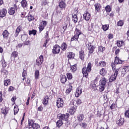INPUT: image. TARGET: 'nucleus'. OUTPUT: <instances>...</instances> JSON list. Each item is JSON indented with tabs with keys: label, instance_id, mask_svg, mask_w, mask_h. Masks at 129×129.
<instances>
[{
	"label": "nucleus",
	"instance_id": "obj_59",
	"mask_svg": "<svg viewBox=\"0 0 129 129\" xmlns=\"http://www.w3.org/2000/svg\"><path fill=\"white\" fill-rule=\"evenodd\" d=\"M2 66L3 68H5V67H7V63L6 62V61L3 60L2 62Z\"/></svg>",
	"mask_w": 129,
	"mask_h": 129
},
{
	"label": "nucleus",
	"instance_id": "obj_54",
	"mask_svg": "<svg viewBox=\"0 0 129 129\" xmlns=\"http://www.w3.org/2000/svg\"><path fill=\"white\" fill-rule=\"evenodd\" d=\"M26 76H27V71H26L25 69H24L22 73V77H26Z\"/></svg>",
	"mask_w": 129,
	"mask_h": 129
},
{
	"label": "nucleus",
	"instance_id": "obj_13",
	"mask_svg": "<svg viewBox=\"0 0 129 129\" xmlns=\"http://www.w3.org/2000/svg\"><path fill=\"white\" fill-rule=\"evenodd\" d=\"M90 14L88 12H86L84 15H83V18L86 21H89V19H90Z\"/></svg>",
	"mask_w": 129,
	"mask_h": 129
},
{
	"label": "nucleus",
	"instance_id": "obj_49",
	"mask_svg": "<svg viewBox=\"0 0 129 129\" xmlns=\"http://www.w3.org/2000/svg\"><path fill=\"white\" fill-rule=\"evenodd\" d=\"M117 26L120 27H122L123 26V21L122 20H120L117 22Z\"/></svg>",
	"mask_w": 129,
	"mask_h": 129
},
{
	"label": "nucleus",
	"instance_id": "obj_44",
	"mask_svg": "<svg viewBox=\"0 0 129 129\" xmlns=\"http://www.w3.org/2000/svg\"><path fill=\"white\" fill-rule=\"evenodd\" d=\"M34 121L32 120H28V125L29 126V128H32L33 125L34 124Z\"/></svg>",
	"mask_w": 129,
	"mask_h": 129
},
{
	"label": "nucleus",
	"instance_id": "obj_15",
	"mask_svg": "<svg viewBox=\"0 0 129 129\" xmlns=\"http://www.w3.org/2000/svg\"><path fill=\"white\" fill-rule=\"evenodd\" d=\"M77 109V107L76 106H73L69 109V112L71 114H74L75 111H76V109Z\"/></svg>",
	"mask_w": 129,
	"mask_h": 129
},
{
	"label": "nucleus",
	"instance_id": "obj_31",
	"mask_svg": "<svg viewBox=\"0 0 129 129\" xmlns=\"http://www.w3.org/2000/svg\"><path fill=\"white\" fill-rule=\"evenodd\" d=\"M124 45V42L123 41H118L117 42V47H121V46H123Z\"/></svg>",
	"mask_w": 129,
	"mask_h": 129
},
{
	"label": "nucleus",
	"instance_id": "obj_62",
	"mask_svg": "<svg viewBox=\"0 0 129 129\" xmlns=\"http://www.w3.org/2000/svg\"><path fill=\"white\" fill-rule=\"evenodd\" d=\"M111 66L112 68V70H113V69H115V68L114 67H115V63H114V62H112L111 64Z\"/></svg>",
	"mask_w": 129,
	"mask_h": 129
},
{
	"label": "nucleus",
	"instance_id": "obj_3",
	"mask_svg": "<svg viewBox=\"0 0 129 129\" xmlns=\"http://www.w3.org/2000/svg\"><path fill=\"white\" fill-rule=\"evenodd\" d=\"M75 36L71 38V41H73L74 40H78V38H79V35H81V31L80 30L78 29V28H76L75 31Z\"/></svg>",
	"mask_w": 129,
	"mask_h": 129
},
{
	"label": "nucleus",
	"instance_id": "obj_46",
	"mask_svg": "<svg viewBox=\"0 0 129 129\" xmlns=\"http://www.w3.org/2000/svg\"><path fill=\"white\" fill-rule=\"evenodd\" d=\"M98 66H101V67H105V66H106V62L105 61H100Z\"/></svg>",
	"mask_w": 129,
	"mask_h": 129
},
{
	"label": "nucleus",
	"instance_id": "obj_43",
	"mask_svg": "<svg viewBox=\"0 0 129 129\" xmlns=\"http://www.w3.org/2000/svg\"><path fill=\"white\" fill-rule=\"evenodd\" d=\"M108 28H109V25L106 24L102 25V29L103 30V31H107V30H108Z\"/></svg>",
	"mask_w": 129,
	"mask_h": 129
},
{
	"label": "nucleus",
	"instance_id": "obj_57",
	"mask_svg": "<svg viewBox=\"0 0 129 129\" xmlns=\"http://www.w3.org/2000/svg\"><path fill=\"white\" fill-rule=\"evenodd\" d=\"M49 38H47L43 44V47H46V46H47V44H48V42H49Z\"/></svg>",
	"mask_w": 129,
	"mask_h": 129
},
{
	"label": "nucleus",
	"instance_id": "obj_40",
	"mask_svg": "<svg viewBox=\"0 0 129 129\" xmlns=\"http://www.w3.org/2000/svg\"><path fill=\"white\" fill-rule=\"evenodd\" d=\"M14 114L16 115L18 112H19V107L18 105H15L14 108Z\"/></svg>",
	"mask_w": 129,
	"mask_h": 129
},
{
	"label": "nucleus",
	"instance_id": "obj_35",
	"mask_svg": "<svg viewBox=\"0 0 129 129\" xmlns=\"http://www.w3.org/2000/svg\"><path fill=\"white\" fill-rule=\"evenodd\" d=\"M105 10L106 12L109 13L110 12H111V6L109 5H107L105 8Z\"/></svg>",
	"mask_w": 129,
	"mask_h": 129
},
{
	"label": "nucleus",
	"instance_id": "obj_27",
	"mask_svg": "<svg viewBox=\"0 0 129 129\" xmlns=\"http://www.w3.org/2000/svg\"><path fill=\"white\" fill-rule=\"evenodd\" d=\"M73 87L71 85H70L68 87V88L66 91V94H69L72 90Z\"/></svg>",
	"mask_w": 129,
	"mask_h": 129
},
{
	"label": "nucleus",
	"instance_id": "obj_56",
	"mask_svg": "<svg viewBox=\"0 0 129 129\" xmlns=\"http://www.w3.org/2000/svg\"><path fill=\"white\" fill-rule=\"evenodd\" d=\"M41 25L43 27H46V26L47 25V22L45 21H42L41 22Z\"/></svg>",
	"mask_w": 129,
	"mask_h": 129
},
{
	"label": "nucleus",
	"instance_id": "obj_61",
	"mask_svg": "<svg viewBox=\"0 0 129 129\" xmlns=\"http://www.w3.org/2000/svg\"><path fill=\"white\" fill-rule=\"evenodd\" d=\"M81 125H82V127L85 128V127H86V126H87V124H86V123H85V122H83L82 123Z\"/></svg>",
	"mask_w": 129,
	"mask_h": 129
},
{
	"label": "nucleus",
	"instance_id": "obj_6",
	"mask_svg": "<svg viewBox=\"0 0 129 129\" xmlns=\"http://www.w3.org/2000/svg\"><path fill=\"white\" fill-rule=\"evenodd\" d=\"M64 104V102L63 101V99L62 98H58L56 101V106L58 108H60V107H62L63 106V104Z\"/></svg>",
	"mask_w": 129,
	"mask_h": 129
},
{
	"label": "nucleus",
	"instance_id": "obj_41",
	"mask_svg": "<svg viewBox=\"0 0 129 129\" xmlns=\"http://www.w3.org/2000/svg\"><path fill=\"white\" fill-rule=\"evenodd\" d=\"M84 118V115L82 114H80L78 116V119L79 121H81L83 120Z\"/></svg>",
	"mask_w": 129,
	"mask_h": 129
},
{
	"label": "nucleus",
	"instance_id": "obj_30",
	"mask_svg": "<svg viewBox=\"0 0 129 129\" xmlns=\"http://www.w3.org/2000/svg\"><path fill=\"white\" fill-rule=\"evenodd\" d=\"M79 56L81 60L84 59V51L83 50H82L80 52Z\"/></svg>",
	"mask_w": 129,
	"mask_h": 129
},
{
	"label": "nucleus",
	"instance_id": "obj_58",
	"mask_svg": "<svg viewBox=\"0 0 129 129\" xmlns=\"http://www.w3.org/2000/svg\"><path fill=\"white\" fill-rule=\"evenodd\" d=\"M44 28H45L44 26L42 25V24L40 25V26L39 27L40 32H42L43 30H44Z\"/></svg>",
	"mask_w": 129,
	"mask_h": 129
},
{
	"label": "nucleus",
	"instance_id": "obj_36",
	"mask_svg": "<svg viewBox=\"0 0 129 129\" xmlns=\"http://www.w3.org/2000/svg\"><path fill=\"white\" fill-rule=\"evenodd\" d=\"M10 84H11V80L7 79L4 81V85L5 86H8V85H10Z\"/></svg>",
	"mask_w": 129,
	"mask_h": 129
},
{
	"label": "nucleus",
	"instance_id": "obj_37",
	"mask_svg": "<svg viewBox=\"0 0 129 129\" xmlns=\"http://www.w3.org/2000/svg\"><path fill=\"white\" fill-rule=\"evenodd\" d=\"M71 70H72V71H73V72L76 71V70H77V65L74 64L73 66H71Z\"/></svg>",
	"mask_w": 129,
	"mask_h": 129
},
{
	"label": "nucleus",
	"instance_id": "obj_11",
	"mask_svg": "<svg viewBox=\"0 0 129 129\" xmlns=\"http://www.w3.org/2000/svg\"><path fill=\"white\" fill-rule=\"evenodd\" d=\"M57 116L59 117V120H65L66 121L67 120L66 115L64 114H58Z\"/></svg>",
	"mask_w": 129,
	"mask_h": 129
},
{
	"label": "nucleus",
	"instance_id": "obj_42",
	"mask_svg": "<svg viewBox=\"0 0 129 129\" xmlns=\"http://www.w3.org/2000/svg\"><path fill=\"white\" fill-rule=\"evenodd\" d=\"M62 124H63V122L61 121V120H58L56 122V125L57 127H60V126H61Z\"/></svg>",
	"mask_w": 129,
	"mask_h": 129
},
{
	"label": "nucleus",
	"instance_id": "obj_23",
	"mask_svg": "<svg viewBox=\"0 0 129 129\" xmlns=\"http://www.w3.org/2000/svg\"><path fill=\"white\" fill-rule=\"evenodd\" d=\"M59 7L61 9H65L66 8V4L64 2L61 1L59 4Z\"/></svg>",
	"mask_w": 129,
	"mask_h": 129
},
{
	"label": "nucleus",
	"instance_id": "obj_52",
	"mask_svg": "<svg viewBox=\"0 0 129 129\" xmlns=\"http://www.w3.org/2000/svg\"><path fill=\"white\" fill-rule=\"evenodd\" d=\"M125 117L129 118V110H126L124 113Z\"/></svg>",
	"mask_w": 129,
	"mask_h": 129
},
{
	"label": "nucleus",
	"instance_id": "obj_4",
	"mask_svg": "<svg viewBox=\"0 0 129 129\" xmlns=\"http://www.w3.org/2000/svg\"><path fill=\"white\" fill-rule=\"evenodd\" d=\"M60 49H61V47L59 45L56 44L53 46V48L52 49V53L53 54H59L60 52Z\"/></svg>",
	"mask_w": 129,
	"mask_h": 129
},
{
	"label": "nucleus",
	"instance_id": "obj_26",
	"mask_svg": "<svg viewBox=\"0 0 129 129\" xmlns=\"http://www.w3.org/2000/svg\"><path fill=\"white\" fill-rule=\"evenodd\" d=\"M94 7H95V10L97 12H99V11L100 10L101 8V5L98 3H97V4H95Z\"/></svg>",
	"mask_w": 129,
	"mask_h": 129
},
{
	"label": "nucleus",
	"instance_id": "obj_24",
	"mask_svg": "<svg viewBox=\"0 0 129 129\" xmlns=\"http://www.w3.org/2000/svg\"><path fill=\"white\" fill-rule=\"evenodd\" d=\"M16 10L14 8H10L8 9V13L10 15H15V11Z\"/></svg>",
	"mask_w": 129,
	"mask_h": 129
},
{
	"label": "nucleus",
	"instance_id": "obj_60",
	"mask_svg": "<svg viewBox=\"0 0 129 129\" xmlns=\"http://www.w3.org/2000/svg\"><path fill=\"white\" fill-rule=\"evenodd\" d=\"M82 103V102L80 99H78L76 101L77 104H81Z\"/></svg>",
	"mask_w": 129,
	"mask_h": 129
},
{
	"label": "nucleus",
	"instance_id": "obj_50",
	"mask_svg": "<svg viewBox=\"0 0 129 129\" xmlns=\"http://www.w3.org/2000/svg\"><path fill=\"white\" fill-rule=\"evenodd\" d=\"M48 0H44L42 1V6H46L49 4Z\"/></svg>",
	"mask_w": 129,
	"mask_h": 129
},
{
	"label": "nucleus",
	"instance_id": "obj_1",
	"mask_svg": "<svg viewBox=\"0 0 129 129\" xmlns=\"http://www.w3.org/2000/svg\"><path fill=\"white\" fill-rule=\"evenodd\" d=\"M91 63L89 62L88 64L87 68H84L82 69V73L84 77L87 78V76H88V72H90V71H91Z\"/></svg>",
	"mask_w": 129,
	"mask_h": 129
},
{
	"label": "nucleus",
	"instance_id": "obj_2",
	"mask_svg": "<svg viewBox=\"0 0 129 129\" xmlns=\"http://www.w3.org/2000/svg\"><path fill=\"white\" fill-rule=\"evenodd\" d=\"M106 79L104 77H102L100 81V87L99 89L100 92H102L105 88V84H106Z\"/></svg>",
	"mask_w": 129,
	"mask_h": 129
},
{
	"label": "nucleus",
	"instance_id": "obj_38",
	"mask_svg": "<svg viewBox=\"0 0 129 129\" xmlns=\"http://www.w3.org/2000/svg\"><path fill=\"white\" fill-rule=\"evenodd\" d=\"M29 33V35H33L34 36H36V34H37V30H30Z\"/></svg>",
	"mask_w": 129,
	"mask_h": 129
},
{
	"label": "nucleus",
	"instance_id": "obj_17",
	"mask_svg": "<svg viewBox=\"0 0 129 129\" xmlns=\"http://www.w3.org/2000/svg\"><path fill=\"white\" fill-rule=\"evenodd\" d=\"M48 102H49V97H48V96H46L43 99L42 103L43 104H44V105H47Z\"/></svg>",
	"mask_w": 129,
	"mask_h": 129
},
{
	"label": "nucleus",
	"instance_id": "obj_20",
	"mask_svg": "<svg viewBox=\"0 0 129 129\" xmlns=\"http://www.w3.org/2000/svg\"><path fill=\"white\" fill-rule=\"evenodd\" d=\"M60 47L62 51H66V49H67V44H66L65 42H63L61 44Z\"/></svg>",
	"mask_w": 129,
	"mask_h": 129
},
{
	"label": "nucleus",
	"instance_id": "obj_64",
	"mask_svg": "<svg viewBox=\"0 0 129 129\" xmlns=\"http://www.w3.org/2000/svg\"><path fill=\"white\" fill-rule=\"evenodd\" d=\"M13 90H14V87L10 86L9 89V91H13Z\"/></svg>",
	"mask_w": 129,
	"mask_h": 129
},
{
	"label": "nucleus",
	"instance_id": "obj_25",
	"mask_svg": "<svg viewBox=\"0 0 129 129\" xmlns=\"http://www.w3.org/2000/svg\"><path fill=\"white\" fill-rule=\"evenodd\" d=\"M124 122V120L123 118H120L118 120L116 121V123L118 125H122L123 124V122Z\"/></svg>",
	"mask_w": 129,
	"mask_h": 129
},
{
	"label": "nucleus",
	"instance_id": "obj_45",
	"mask_svg": "<svg viewBox=\"0 0 129 129\" xmlns=\"http://www.w3.org/2000/svg\"><path fill=\"white\" fill-rule=\"evenodd\" d=\"M22 7L26 8L27 7V1L26 0H22L21 2Z\"/></svg>",
	"mask_w": 129,
	"mask_h": 129
},
{
	"label": "nucleus",
	"instance_id": "obj_63",
	"mask_svg": "<svg viewBox=\"0 0 129 129\" xmlns=\"http://www.w3.org/2000/svg\"><path fill=\"white\" fill-rule=\"evenodd\" d=\"M120 51V50L119 49H116L115 52V55H117L118 54V53H119Z\"/></svg>",
	"mask_w": 129,
	"mask_h": 129
},
{
	"label": "nucleus",
	"instance_id": "obj_32",
	"mask_svg": "<svg viewBox=\"0 0 129 129\" xmlns=\"http://www.w3.org/2000/svg\"><path fill=\"white\" fill-rule=\"evenodd\" d=\"M40 75V73L38 70H36L35 72V78L37 80V79H39V76Z\"/></svg>",
	"mask_w": 129,
	"mask_h": 129
},
{
	"label": "nucleus",
	"instance_id": "obj_55",
	"mask_svg": "<svg viewBox=\"0 0 129 129\" xmlns=\"http://www.w3.org/2000/svg\"><path fill=\"white\" fill-rule=\"evenodd\" d=\"M104 50H105V48L104 47H102V46L99 47V51H100V52H103Z\"/></svg>",
	"mask_w": 129,
	"mask_h": 129
},
{
	"label": "nucleus",
	"instance_id": "obj_53",
	"mask_svg": "<svg viewBox=\"0 0 129 129\" xmlns=\"http://www.w3.org/2000/svg\"><path fill=\"white\" fill-rule=\"evenodd\" d=\"M68 26V24H64L63 25V27H62V28L63 29V33H64L65 32V30H66V29H67Z\"/></svg>",
	"mask_w": 129,
	"mask_h": 129
},
{
	"label": "nucleus",
	"instance_id": "obj_19",
	"mask_svg": "<svg viewBox=\"0 0 129 129\" xmlns=\"http://www.w3.org/2000/svg\"><path fill=\"white\" fill-rule=\"evenodd\" d=\"M18 57V52L14 51L11 54V60H15Z\"/></svg>",
	"mask_w": 129,
	"mask_h": 129
},
{
	"label": "nucleus",
	"instance_id": "obj_5",
	"mask_svg": "<svg viewBox=\"0 0 129 129\" xmlns=\"http://www.w3.org/2000/svg\"><path fill=\"white\" fill-rule=\"evenodd\" d=\"M128 71H129L128 67H126V66L123 67L121 70V76L122 77H124L125 74H126V73L128 72Z\"/></svg>",
	"mask_w": 129,
	"mask_h": 129
},
{
	"label": "nucleus",
	"instance_id": "obj_10",
	"mask_svg": "<svg viewBox=\"0 0 129 129\" xmlns=\"http://www.w3.org/2000/svg\"><path fill=\"white\" fill-rule=\"evenodd\" d=\"M82 93V89L80 87L77 88L75 96L76 97H79V95Z\"/></svg>",
	"mask_w": 129,
	"mask_h": 129
},
{
	"label": "nucleus",
	"instance_id": "obj_33",
	"mask_svg": "<svg viewBox=\"0 0 129 129\" xmlns=\"http://www.w3.org/2000/svg\"><path fill=\"white\" fill-rule=\"evenodd\" d=\"M119 69H120V68H118L117 69H114L113 70V71L114 72V75L117 76V75L118 74V71H119Z\"/></svg>",
	"mask_w": 129,
	"mask_h": 129
},
{
	"label": "nucleus",
	"instance_id": "obj_29",
	"mask_svg": "<svg viewBox=\"0 0 129 129\" xmlns=\"http://www.w3.org/2000/svg\"><path fill=\"white\" fill-rule=\"evenodd\" d=\"M2 73L4 74V77H7L8 74H9L8 71H7V70H5L4 68L2 69Z\"/></svg>",
	"mask_w": 129,
	"mask_h": 129
},
{
	"label": "nucleus",
	"instance_id": "obj_16",
	"mask_svg": "<svg viewBox=\"0 0 129 129\" xmlns=\"http://www.w3.org/2000/svg\"><path fill=\"white\" fill-rule=\"evenodd\" d=\"M67 81V78H66V76L64 75H60V82L62 84H64Z\"/></svg>",
	"mask_w": 129,
	"mask_h": 129
},
{
	"label": "nucleus",
	"instance_id": "obj_18",
	"mask_svg": "<svg viewBox=\"0 0 129 129\" xmlns=\"http://www.w3.org/2000/svg\"><path fill=\"white\" fill-rule=\"evenodd\" d=\"M72 16V21L74 22L75 23H76L77 21H78V18L77 17V15L73 13Z\"/></svg>",
	"mask_w": 129,
	"mask_h": 129
},
{
	"label": "nucleus",
	"instance_id": "obj_48",
	"mask_svg": "<svg viewBox=\"0 0 129 129\" xmlns=\"http://www.w3.org/2000/svg\"><path fill=\"white\" fill-rule=\"evenodd\" d=\"M67 78L70 80H71V79H72V78L73 77L72 76V74H71L70 73H67Z\"/></svg>",
	"mask_w": 129,
	"mask_h": 129
},
{
	"label": "nucleus",
	"instance_id": "obj_14",
	"mask_svg": "<svg viewBox=\"0 0 129 129\" xmlns=\"http://www.w3.org/2000/svg\"><path fill=\"white\" fill-rule=\"evenodd\" d=\"M124 62V60H121L117 56L115 57L114 63L115 64H122V62Z\"/></svg>",
	"mask_w": 129,
	"mask_h": 129
},
{
	"label": "nucleus",
	"instance_id": "obj_8",
	"mask_svg": "<svg viewBox=\"0 0 129 129\" xmlns=\"http://www.w3.org/2000/svg\"><path fill=\"white\" fill-rule=\"evenodd\" d=\"M89 47H88V50L90 53V54H92L93 52L94 51V49H95V46L92 45V44L89 43L88 44Z\"/></svg>",
	"mask_w": 129,
	"mask_h": 129
},
{
	"label": "nucleus",
	"instance_id": "obj_28",
	"mask_svg": "<svg viewBox=\"0 0 129 129\" xmlns=\"http://www.w3.org/2000/svg\"><path fill=\"white\" fill-rule=\"evenodd\" d=\"M21 30H22V27H21V26L17 27L16 33L15 34V37H18V35H19V33L21 32Z\"/></svg>",
	"mask_w": 129,
	"mask_h": 129
},
{
	"label": "nucleus",
	"instance_id": "obj_47",
	"mask_svg": "<svg viewBox=\"0 0 129 129\" xmlns=\"http://www.w3.org/2000/svg\"><path fill=\"white\" fill-rule=\"evenodd\" d=\"M33 129H37V128H39L40 127V125L37 124V123H34L32 125V127Z\"/></svg>",
	"mask_w": 129,
	"mask_h": 129
},
{
	"label": "nucleus",
	"instance_id": "obj_7",
	"mask_svg": "<svg viewBox=\"0 0 129 129\" xmlns=\"http://www.w3.org/2000/svg\"><path fill=\"white\" fill-rule=\"evenodd\" d=\"M42 63H43V55H40L36 59V65L37 66H40V65H42Z\"/></svg>",
	"mask_w": 129,
	"mask_h": 129
},
{
	"label": "nucleus",
	"instance_id": "obj_34",
	"mask_svg": "<svg viewBox=\"0 0 129 129\" xmlns=\"http://www.w3.org/2000/svg\"><path fill=\"white\" fill-rule=\"evenodd\" d=\"M28 20L29 22H31L32 21H34L35 20V17H34L32 15L29 14L28 16Z\"/></svg>",
	"mask_w": 129,
	"mask_h": 129
},
{
	"label": "nucleus",
	"instance_id": "obj_39",
	"mask_svg": "<svg viewBox=\"0 0 129 129\" xmlns=\"http://www.w3.org/2000/svg\"><path fill=\"white\" fill-rule=\"evenodd\" d=\"M100 73L101 75H102V76H104V75H105V74H106V71H105V69H104V68H102L100 70Z\"/></svg>",
	"mask_w": 129,
	"mask_h": 129
},
{
	"label": "nucleus",
	"instance_id": "obj_9",
	"mask_svg": "<svg viewBox=\"0 0 129 129\" xmlns=\"http://www.w3.org/2000/svg\"><path fill=\"white\" fill-rule=\"evenodd\" d=\"M7 13L8 12L5 9L0 10V18H4V17H6Z\"/></svg>",
	"mask_w": 129,
	"mask_h": 129
},
{
	"label": "nucleus",
	"instance_id": "obj_51",
	"mask_svg": "<svg viewBox=\"0 0 129 129\" xmlns=\"http://www.w3.org/2000/svg\"><path fill=\"white\" fill-rule=\"evenodd\" d=\"M2 113L3 114H5V115L8 114V111H7V109H6V108H5V109H2Z\"/></svg>",
	"mask_w": 129,
	"mask_h": 129
},
{
	"label": "nucleus",
	"instance_id": "obj_22",
	"mask_svg": "<svg viewBox=\"0 0 129 129\" xmlns=\"http://www.w3.org/2000/svg\"><path fill=\"white\" fill-rule=\"evenodd\" d=\"M67 57L69 59H74V57H75V54L73 52H69L68 53Z\"/></svg>",
	"mask_w": 129,
	"mask_h": 129
},
{
	"label": "nucleus",
	"instance_id": "obj_12",
	"mask_svg": "<svg viewBox=\"0 0 129 129\" xmlns=\"http://www.w3.org/2000/svg\"><path fill=\"white\" fill-rule=\"evenodd\" d=\"M2 35L4 39L8 40V39H9V36L10 35V33H9L8 30H6L3 32Z\"/></svg>",
	"mask_w": 129,
	"mask_h": 129
},
{
	"label": "nucleus",
	"instance_id": "obj_21",
	"mask_svg": "<svg viewBox=\"0 0 129 129\" xmlns=\"http://www.w3.org/2000/svg\"><path fill=\"white\" fill-rule=\"evenodd\" d=\"M117 76L115 75H112L109 78V82H113V81H115L116 80Z\"/></svg>",
	"mask_w": 129,
	"mask_h": 129
}]
</instances>
